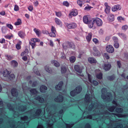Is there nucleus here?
Listing matches in <instances>:
<instances>
[{"label": "nucleus", "instance_id": "nucleus-60", "mask_svg": "<svg viewBox=\"0 0 128 128\" xmlns=\"http://www.w3.org/2000/svg\"><path fill=\"white\" fill-rule=\"evenodd\" d=\"M28 119V117L26 116H24V117H21V119L22 120H23L24 121Z\"/></svg>", "mask_w": 128, "mask_h": 128}, {"label": "nucleus", "instance_id": "nucleus-3", "mask_svg": "<svg viewBox=\"0 0 128 128\" xmlns=\"http://www.w3.org/2000/svg\"><path fill=\"white\" fill-rule=\"evenodd\" d=\"M65 26L66 27L69 29L74 28L77 26L76 24L74 22H72L69 24L66 23Z\"/></svg>", "mask_w": 128, "mask_h": 128}, {"label": "nucleus", "instance_id": "nucleus-62", "mask_svg": "<svg viewBox=\"0 0 128 128\" xmlns=\"http://www.w3.org/2000/svg\"><path fill=\"white\" fill-rule=\"evenodd\" d=\"M93 41L96 44L99 43V41L96 38H94L93 39Z\"/></svg>", "mask_w": 128, "mask_h": 128}, {"label": "nucleus", "instance_id": "nucleus-24", "mask_svg": "<svg viewBox=\"0 0 128 128\" xmlns=\"http://www.w3.org/2000/svg\"><path fill=\"white\" fill-rule=\"evenodd\" d=\"M94 20H93V21L90 20L88 24V26L90 28H92L94 26Z\"/></svg>", "mask_w": 128, "mask_h": 128}, {"label": "nucleus", "instance_id": "nucleus-44", "mask_svg": "<svg viewBox=\"0 0 128 128\" xmlns=\"http://www.w3.org/2000/svg\"><path fill=\"white\" fill-rule=\"evenodd\" d=\"M103 56L104 58H106V59L108 60L110 58L108 54L106 53H104L103 54Z\"/></svg>", "mask_w": 128, "mask_h": 128}, {"label": "nucleus", "instance_id": "nucleus-58", "mask_svg": "<svg viewBox=\"0 0 128 128\" xmlns=\"http://www.w3.org/2000/svg\"><path fill=\"white\" fill-rule=\"evenodd\" d=\"M65 124L67 128H70L73 126L74 124Z\"/></svg>", "mask_w": 128, "mask_h": 128}, {"label": "nucleus", "instance_id": "nucleus-28", "mask_svg": "<svg viewBox=\"0 0 128 128\" xmlns=\"http://www.w3.org/2000/svg\"><path fill=\"white\" fill-rule=\"evenodd\" d=\"M83 20L84 22L86 24H88L89 22L88 18L86 16H84Z\"/></svg>", "mask_w": 128, "mask_h": 128}, {"label": "nucleus", "instance_id": "nucleus-5", "mask_svg": "<svg viewBox=\"0 0 128 128\" xmlns=\"http://www.w3.org/2000/svg\"><path fill=\"white\" fill-rule=\"evenodd\" d=\"M84 68L83 67H81L78 65H76L74 66L75 70L76 72L80 73H81L82 72V70Z\"/></svg>", "mask_w": 128, "mask_h": 128}, {"label": "nucleus", "instance_id": "nucleus-12", "mask_svg": "<svg viewBox=\"0 0 128 128\" xmlns=\"http://www.w3.org/2000/svg\"><path fill=\"white\" fill-rule=\"evenodd\" d=\"M11 92L12 96L14 97H16L18 95L17 90L15 88H13L11 90Z\"/></svg>", "mask_w": 128, "mask_h": 128}, {"label": "nucleus", "instance_id": "nucleus-63", "mask_svg": "<svg viewBox=\"0 0 128 128\" xmlns=\"http://www.w3.org/2000/svg\"><path fill=\"white\" fill-rule=\"evenodd\" d=\"M15 78L14 75V74H11L9 76V78L10 80H12L14 79Z\"/></svg>", "mask_w": 128, "mask_h": 128}, {"label": "nucleus", "instance_id": "nucleus-27", "mask_svg": "<svg viewBox=\"0 0 128 128\" xmlns=\"http://www.w3.org/2000/svg\"><path fill=\"white\" fill-rule=\"evenodd\" d=\"M34 31L37 35L38 36H39L40 34V31L39 30L36 28H35L34 30Z\"/></svg>", "mask_w": 128, "mask_h": 128}, {"label": "nucleus", "instance_id": "nucleus-53", "mask_svg": "<svg viewBox=\"0 0 128 128\" xmlns=\"http://www.w3.org/2000/svg\"><path fill=\"white\" fill-rule=\"evenodd\" d=\"M119 44L118 42H115L114 44V46L116 48H118L119 46Z\"/></svg>", "mask_w": 128, "mask_h": 128}, {"label": "nucleus", "instance_id": "nucleus-64", "mask_svg": "<svg viewBox=\"0 0 128 128\" xmlns=\"http://www.w3.org/2000/svg\"><path fill=\"white\" fill-rule=\"evenodd\" d=\"M5 42V40L4 38H2L0 40V43L1 44L4 43Z\"/></svg>", "mask_w": 128, "mask_h": 128}, {"label": "nucleus", "instance_id": "nucleus-16", "mask_svg": "<svg viewBox=\"0 0 128 128\" xmlns=\"http://www.w3.org/2000/svg\"><path fill=\"white\" fill-rule=\"evenodd\" d=\"M18 34L19 36L22 38H24L26 36L25 32L21 31H19Z\"/></svg>", "mask_w": 128, "mask_h": 128}, {"label": "nucleus", "instance_id": "nucleus-25", "mask_svg": "<svg viewBox=\"0 0 128 128\" xmlns=\"http://www.w3.org/2000/svg\"><path fill=\"white\" fill-rule=\"evenodd\" d=\"M42 112V110L40 109H38L36 112L35 114L36 115V116L34 118H38V116L40 115V113Z\"/></svg>", "mask_w": 128, "mask_h": 128}, {"label": "nucleus", "instance_id": "nucleus-48", "mask_svg": "<svg viewBox=\"0 0 128 128\" xmlns=\"http://www.w3.org/2000/svg\"><path fill=\"white\" fill-rule=\"evenodd\" d=\"M6 26L11 30H12L13 28V26L11 24H6Z\"/></svg>", "mask_w": 128, "mask_h": 128}, {"label": "nucleus", "instance_id": "nucleus-42", "mask_svg": "<svg viewBox=\"0 0 128 128\" xmlns=\"http://www.w3.org/2000/svg\"><path fill=\"white\" fill-rule=\"evenodd\" d=\"M56 14V16L58 17H60L62 16V14L61 12H55Z\"/></svg>", "mask_w": 128, "mask_h": 128}, {"label": "nucleus", "instance_id": "nucleus-8", "mask_svg": "<svg viewBox=\"0 0 128 128\" xmlns=\"http://www.w3.org/2000/svg\"><path fill=\"white\" fill-rule=\"evenodd\" d=\"M121 7L120 5H115L113 6L112 8V10L113 12H115L121 10Z\"/></svg>", "mask_w": 128, "mask_h": 128}, {"label": "nucleus", "instance_id": "nucleus-10", "mask_svg": "<svg viewBox=\"0 0 128 128\" xmlns=\"http://www.w3.org/2000/svg\"><path fill=\"white\" fill-rule=\"evenodd\" d=\"M66 46L68 48H75V46L72 42H66Z\"/></svg>", "mask_w": 128, "mask_h": 128}, {"label": "nucleus", "instance_id": "nucleus-14", "mask_svg": "<svg viewBox=\"0 0 128 128\" xmlns=\"http://www.w3.org/2000/svg\"><path fill=\"white\" fill-rule=\"evenodd\" d=\"M63 83V82H60L59 84L56 86L55 88L56 90H60L61 89Z\"/></svg>", "mask_w": 128, "mask_h": 128}, {"label": "nucleus", "instance_id": "nucleus-55", "mask_svg": "<svg viewBox=\"0 0 128 128\" xmlns=\"http://www.w3.org/2000/svg\"><path fill=\"white\" fill-rule=\"evenodd\" d=\"M91 105L90 106L89 108V110L90 111L92 110V108L94 107V105L93 104V103L92 102V101H91Z\"/></svg>", "mask_w": 128, "mask_h": 128}, {"label": "nucleus", "instance_id": "nucleus-15", "mask_svg": "<svg viewBox=\"0 0 128 128\" xmlns=\"http://www.w3.org/2000/svg\"><path fill=\"white\" fill-rule=\"evenodd\" d=\"M55 100L58 102H62L63 100V98L61 96H58L57 98L55 99Z\"/></svg>", "mask_w": 128, "mask_h": 128}, {"label": "nucleus", "instance_id": "nucleus-13", "mask_svg": "<svg viewBox=\"0 0 128 128\" xmlns=\"http://www.w3.org/2000/svg\"><path fill=\"white\" fill-rule=\"evenodd\" d=\"M111 66L110 64H104L103 66V68L106 70H108L110 69Z\"/></svg>", "mask_w": 128, "mask_h": 128}, {"label": "nucleus", "instance_id": "nucleus-47", "mask_svg": "<svg viewBox=\"0 0 128 128\" xmlns=\"http://www.w3.org/2000/svg\"><path fill=\"white\" fill-rule=\"evenodd\" d=\"M116 124H117L116 128H123V126L122 124H120V122H118Z\"/></svg>", "mask_w": 128, "mask_h": 128}, {"label": "nucleus", "instance_id": "nucleus-30", "mask_svg": "<svg viewBox=\"0 0 128 128\" xmlns=\"http://www.w3.org/2000/svg\"><path fill=\"white\" fill-rule=\"evenodd\" d=\"M36 100H38L40 102H42L44 101V99L40 97L39 96H37L36 98Z\"/></svg>", "mask_w": 128, "mask_h": 128}, {"label": "nucleus", "instance_id": "nucleus-6", "mask_svg": "<svg viewBox=\"0 0 128 128\" xmlns=\"http://www.w3.org/2000/svg\"><path fill=\"white\" fill-rule=\"evenodd\" d=\"M95 73L98 78L101 79L102 78V74L100 71L98 70H96L95 71Z\"/></svg>", "mask_w": 128, "mask_h": 128}, {"label": "nucleus", "instance_id": "nucleus-20", "mask_svg": "<svg viewBox=\"0 0 128 128\" xmlns=\"http://www.w3.org/2000/svg\"><path fill=\"white\" fill-rule=\"evenodd\" d=\"M89 62L90 63H96L97 61L96 59L93 58H90L88 59Z\"/></svg>", "mask_w": 128, "mask_h": 128}, {"label": "nucleus", "instance_id": "nucleus-37", "mask_svg": "<svg viewBox=\"0 0 128 128\" xmlns=\"http://www.w3.org/2000/svg\"><path fill=\"white\" fill-rule=\"evenodd\" d=\"M56 32H51L49 33L50 36L52 37H55L56 36Z\"/></svg>", "mask_w": 128, "mask_h": 128}, {"label": "nucleus", "instance_id": "nucleus-56", "mask_svg": "<svg viewBox=\"0 0 128 128\" xmlns=\"http://www.w3.org/2000/svg\"><path fill=\"white\" fill-rule=\"evenodd\" d=\"M28 9L30 11H32L34 9V8L32 6H30L28 7Z\"/></svg>", "mask_w": 128, "mask_h": 128}, {"label": "nucleus", "instance_id": "nucleus-9", "mask_svg": "<svg viewBox=\"0 0 128 128\" xmlns=\"http://www.w3.org/2000/svg\"><path fill=\"white\" fill-rule=\"evenodd\" d=\"M94 52L93 54L94 55L96 56H100L101 54L100 52L97 49L96 47H94L93 48Z\"/></svg>", "mask_w": 128, "mask_h": 128}, {"label": "nucleus", "instance_id": "nucleus-57", "mask_svg": "<svg viewBox=\"0 0 128 128\" xmlns=\"http://www.w3.org/2000/svg\"><path fill=\"white\" fill-rule=\"evenodd\" d=\"M14 10L15 11H18L19 10V8L18 6L17 5H15L14 8Z\"/></svg>", "mask_w": 128, "mask_h": 128}, {"label": "nucleus", "instance_id": "nucleus-52", "mask_svg": "<svg viewBox=\"0 0 128 128\" xmlns=\"http://www.w3.org/2000/svg\"><path fill=\"white\" fill-rule=\"evenodd\" d=\"M53 125V123H49V122L47 124V128H52V125Z\"/></svg>", "mask_w": 128, "mask_h": 128}, {"label": "nucleus", "instance_id": "nucleus-38", "mask_svg": "<svg viewBox=\"0 0 128 128\" xmlns=\"http://www.w3.org/2000/svg\"><path fill=\"white\" fill-rule=\"evenodd\" d=\"M28 53V49L26 50V51L22 52L21 54L20 55L21 56H23L24 55L27 54Z\"/></svg>", "mask_w": 128, "mask_h": 128}, {"label": "nucleus", "instance_id": "nucleus-41", "mask_svg": "<svg viewBox=\"0 0 128 128\" xmlns=\"http://www.w3.org/2000/svg\"><path fill=\"white\" fill-rule=\"evenodd\" d=\"M70 60L71 62L74 63L76 60V58L74 56H72L70 58Z\"/></svg>", "mask_w": 128, "mask_h": 128}, {"label": "nucleus", "instance_id": "nucleus-43", "mask_svg": "<svg viewBox=\"0 0 128 128\" xmlns=\"http://www.w3.org/2000/svg\"><path fill=\"white\" fill-rule=\"evenodd\" d=\"M118 35L120 37H122L126 39V36L123 33H118Z\"/></svg>", "mask_w": 128, "mask_h": 128}, {"label": "nucleus", "instance_id": "nucleus-33", "mask_svg": "<svg viewBox=\"0 0 128 128\" xmlns=\"http://www.w3.org/2000/svg\"><path fill=\"white\" fill-rule=\"evenodd\" d=\"M56 23L58 25H60L62 22L58 18H56L54 19Z\"/></svg>", "mask_w": 128, "mask_h": 128}, {"label": "nucleus", "instance_id": "nucleus-40", "mask_svg": "<svg viewBox=\"0 0 128 128\" xmlns=\"http://www.w3.org/2000/svg\"><path fill=\"white\" fill-rule=\"evenodd\" d=\"M30 92L32 94H37V92L36 89H34L31 90H30Z\"/></svg>", "mask_w": 128, "mask_h": 128}, {"label": "nucleus", "instance_id": "nucleus-18", "mask_svg": "<svg viewBox=\"0 0 128 128\" xmlns=\"http://www.w3.org/2000/svg\"><path fill=\"white\" fill-rule=\"evenodd\" d=\"M5 56L6 59L8 60H10L14 58V56H13L10 55L8 54H6Z\"/></svg>", "mask_w": 128, "mask_h": 128}, {"label": "nucleus", "instance_id": "nucleus-45", "mask_svg": "<svg viewBox=\"0 0 128 128\" xmlns=\"http://www.w3.org/2000/svg\"><path fill=\"white\" fill-rule=\"evenodd\" d=\"M45 68L46 71L48 73H50L52 72V70H50L48 67V66H46L45 67Z\"/></svg>", "mask_w": 128, "mask_h": 128}, {"label": "nucleus", "instance_id": "nucleus-49", "mask_svg": "<svg viewBox=\"0 0 128 128\" xmlns=\"http://www.w3.org/2000/svg\"><path fill=\"white\" fill-rule=\"evenodd\" d=\"M115 77L114 76H109L107 77V79L108 80H112L114 79Z\"/></svg>", "mask_w": 128, "mask_h": 128}, {"label": "nucleus", "instance_id": "nucleus-7", "mask_svg": "<svg viewBox=\"0 0 128 128\" xmlns=\"http://www.w3.org/2000/svg\"><path fill=\"white\" fill-rule=\"evenodd\" d=\"M94 20V23L96 22L97 25L98 26H102V22L100 19L98 18H96Z\"/></svg>", "mask_w": 128, "mask_h": 128}, {"label": "nucleus", "instance_id": "nucleus-11", "mask_svg": "<svg viewBox=\"0 0 128 128\" xmlns=\"http://www.w3.org/2000/svg\"><path fill=\"white\" fill-rule=\"evenodd\" d=\"M78 12L77 10L76 9H74L72 10L70 14L69 15V17L71 18V15H72L73 16H76L78 14Z\"/></svg>", "mask_w": 128, "mask_h": 128}, {"label": "nucleus", "instance_id": "nucleus-29", "mask_svg": "<svg viewBox=\"0 0 128 128\" xmlns=\"http://www.w3.org/2000/svg\"><path fill=\"white\" fill-rule=\"evenodd\" d=\"M22 23L21 20L19 18L17 20L16 22L14 23V24L15 26H18L20 25Z\"/></svg>", "mask_w": 128, "mask_h": 128}, {"label": "nucleus", "instance_id": "nucleus-2", "mask_svg": "<svg viewBox=\"0 0 128 128\" xmlns=\"http://www.w3.org/2000/svg\"><path fill=\"white\" fill-rule=\"evenodd\" d=\"M82 90V88L80 86H79L77 87L76 89L74 90H75V92L74 94H72L73 92H70V94L71 96H75L77 94L81 92Z\"/></svg>", "mask_w": 128, "mask_h": 128}, {"label": "nucleus", "instance_id": "nucleus-21", "mask_svg": "<svg viewBox=\"0 0 128 128\" xmlns=\"http://www.w3.org/2000/svg\"><path fill=\"white\" fill-rule=\"evenodd\" d=\"M114 16L112 14H110L108 16V19L110 22H112L114 20Z\"/></svg>", "mask_w": 128, "mask_h": 128}, {"label": "nucleus", "instance_id": "nucleus-59", "mask_svg": "<svg viewBox=\"0 0 128 128\" xmlns=\"http://www.w3.org/2000/svg\"><path fill=\"white\" fill-rule=\"evenodd\" d=\"M83 1H80V0H78L77 1L78 4L80 6H82V2Z\"/></svg>", "mask_w": 128, "mask_h": 128}, {"label": "nucleus", "instance_id": "nucleus-61", "mask_svg": "<svg viewBox=\"0 0 128 128\" xmlns=\"http://www.w3.org/2000/svg\"><path fill=\"white\" fill-rule=\"evenodd\" d=\"M128 28V26L126 25L122 26V29L124 30H126Z\"/></svg>", "mask_w": 128, "mask_h": 128}, {"label": "nucleus", "instance_id": "nucleus-1", "mask_svg": "<svg viewBox=\"0 0 128 128\" xmlns=\"http://www.w3.org/2000/svg\"><path fill=\"white\" fill-rule=\"evenodd\" d=\"M106 90L105 88H103L102 90V98L104 100H106L109 101L110 99L112 98L110 94L106 96Z\"/></svg>", "mask_w": 128, "mask_h": 128}, {"label": "nucleus", "instance_id": "nucleus-46", "mask_svg": "<svg viewBox=\"0 0 128 128\" xmlns=\"http://www.w3.org/2000/svg\"><path fill=\"white\" fill-rule=\"evenodd\" d=\"M115 108V107L114 106H110L109 108H108V110L110 111L111 112H112L114 109Z\"/></svg>", "mask_w": 128, "mask_h": 128}, {"label": "nucleus", "instance_id": "nucleus-31", "mask_svg": "<svg viewBox=\"0 0 128 128\" xmlns=\"http://www.w3.org/2000/svg\"><path fill=\"white\" fill-rule=\"evenodd\" d=\"M32 42H34L33 43H36V42H40V40L38 38H32L30 40Z\"/></svg>", "mask_w": 128, "mask_h": 128}, {"label": "nucleus", "instance_id": "nucleus-34", "mask_svg": "<svg viewBox=\"0 0 128 128\" xmlns=\"http://www.w3.org/2000/svg\"><path fill=\"white\" fill-rule=\"evenodd\" d=\"M49 114L48 115V118H48L49 119V118H50V116H52V118L50 120V122L51 120H52V121L53 122V123L55 122L56 121V120L54 118L53 116H52L51 115V116H50Z\"/></svg>", "mask_w": 128, "mask_h": 128}, {"label": "nucleus", "instance_id": "nucleus-39", "mask_svg": "<svg viewBox=\"0 0 128 128\" xmlns=\"http://www.w3.org/2000/svg\"><path fill=\"white\" fill-rule=\"evenodd\" d=\"M29 44L32 46V48L33 49L36 46V43H33L31 42H30Z\"/></svg>", "mask_w": 128, "mask_h": 128}, {"label": "nucleus", "instance_id": "nucleus-51", "mask_svg": "<svg viewBox=\"0 0 128 128\" xmlns=\"http://www.w3.org/2000/svg\"><path fill=\"white\" fill-rule=\"evenodd\" d=\"M116 112H121L123 111L122 109L121 108H116Z\"/></svg>", "mask_w": 128, "mask_h": 128}, {"label": "nucleus", "instance_id": "nucleus-23", "mask_svg": "<svg viewBox=\"0 0 128 128\" xmlns=\"http://www.w3.org/2000/svg\"><path fill=\"white\" fill-rule=\"evenodd\" d=\"M11 65L14 67H16L18 65V62L15 60H12L10 62Z\"/></svg>", "mask_w": 128, "mask_h": 128}, {"label": "nucleus", "instance_id": "nucleus-35", "mask_svg": "<svg viewBox=\"0 0 128 128\" xmlns=\"http://www.w3.org/2000/svg\"><path fill=\"white\" fill-rule=\"evenodd\" d=\"M110 9V6L106 7L105 10V12L107 14L109 13Z\"/></svg>", "mask_w": 128, "mask_h": 128}, {"label": "nucleus", "instance_id": "nucleus-50", "mask_svg": "<svg viewBox=\"0 0 128 128\" xmlns=\"http://www.w3.org/2000/svg\"><path fill=\"white\" fill-rule=\"evenodd\" d=\"M112 39L114 42H118V39L115 36L113 37Z\"/></svg>", "mask_w": 128, "mask_h": 128}, {"label": "nucleus", "instance_id": "nucleus-54", "mask_svg": "<svg viewBox=\"0 0 128 128\" xmlns=\"http://www.w3.org/2000/svg\"><path fill=\"white\" fill-rule=\"evenodd\" d=\"M51 32H56V31L55 28L53 26H52L51 28Z\"/></svg>", "mask_w": 128, "mask_h": 128}, {"label": "nucleus", "instance_id": "nucleus-17", "mask_svg": "<svg viewBox=\"0 0 128 128\" xmlns=\"http://www.w3.org/2000/svg\"><path fill=\"white\" fill-rule=\"evenodd\" d=\"M10 72L6 69L4 70L2 73L4 77H7L9 74Z\"/></svg>", "mask_w": 128, "mask_h": 128}, {"label": "nucleus", "instance_id": "nucleus-19", "mask_svg": "<svg viewBox=\"0 0 128 128\" xmlns=\"http://www.w3.org/2000/svg\"><path fill=\"white\" fill-rule=\"evenodd\" d=\"M47 89V88L46 86L42 85L40 86V90L41 92H45Z\"/></svg>", "mask_w": 128, "mask_h": 128}, {"label": "nucleus", "instance_id": "nucleus-22", "mask_svg": "<svg viewBox=\"0 0 128 128\" xmlns=\"http://www.w3.org/2000/svg\"><path fill=\"white\" fill-rule=\"evenodd\" d=\"M85 100L86 102V103H89L90 102V99L89 97V95L86 94L85 96Z\"/></svg>", "mask_w": 128, "mask_h": 128}, {"label": "nucleus", "instance_id": "nucleus-36", "mask_svg": "<svg viewBox=\"0 0 128 128\" xmlns=\"http://www.w3.org/2000/svg\"><path fill=\"white\" fill-rule=\"evenodd\" d=\"M116 116H117L118 118L122 117H126L127 116V115L126 114H124L123 115L120 114H115ZM128 116V115H127Z\"/></svg>", "mask_w": 128, "mask_h": 128}, {"label": "nucleus", "instance_id": "nucleus-32", "mask_svg": "<svg viewBox=\"0 0 128 128\" xmlns=\"http://www.w3.org/2000/svg\"><path fill=\"white\" fill-rule=\"evenodd\" d=\"M52 64H54V65L56 67H58L60 65L59 63L56 61L52 60Z\"/></svg>", "mask_w": 128, "mask_h": 128}, {"label": "nucleus", "instance_id": "nucleus-4", "mask_svg": "<svg viewBox=\"0 0 128 128\" xmlns=\"http://www.w3.org/2000/svg\"><path fill=\"white\" fill-rule=\"evenodd\" d=\"M106 51L109 53H112L114 51V49L113 47L111 45L106 46Z\"/></svg>", "mask_w": 128, "mask_h": 128}, {"label": "nucleus", "instance_id": "nucleus-26", "mask_svg": "<svg viewBox=\"0 0 128 128\" xmlns=\"http://www.w3.org/2000/svg\"><path fill=\"white\" fill-rule=\"evenodd\" d=\"M92 36V34L90 33L88 34V35L86 36V39L88 42H89L91 40Z\"/></svg>", "mask_w": 128, "mask_h": 128}]
</instances>
